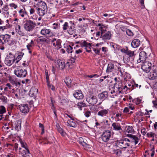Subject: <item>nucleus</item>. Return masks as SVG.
Returning <instances> with one entry per match:
<instances>
[{"instance_id":"1","label":"nucleus","mask_w":157,"mask_h":157,"mask_svg":"<svg viewBox=\"0 0 157 157\" xmlns=\"http://www.w3.org/2000/svg\"><path fill=\"white\" fill-rule=\"evenodd\" d=\"M36 6L37 13L39 16H43L47 13L48 7L46 3L44 2L40 1L36 4Z\"/></svg>"},{"instance_id":"2","label":"nucleus","mask_w":157,"mask_h":157,"mask_svg":"<svg viewBox=\"0 0 157 157\" xmlns=\"http://www.w3.org/2000/svg\"><path fill=\"white\" fill-rule=\"evenodd\" d=\"M11 37L10 35L7 34L4 35H0V43L2 44L7 43L10 46L16 44L17 41L15 40H10Z\"/></svg>"},{"instance_id":"3","label":"nucleus","mask_w":157,"mask_h":157,"mask_svg":"<svg viewBox=\"0 0 157 157\" xmlns=\"http://www.w3.org/2000/svg\"><path fill=\"white\" fill-rule=\"evenodd\" d=\"M24 28L28 32H32L37 25L35 21L27 19L24 22Z\"/></svg>"},{"instance_id":"4","label":"nucleus","mask_w":157,"mask_h":157,"mask_svg":"<svg viewBox=\"0 0 157 157\" xmlns=\"http://www.w3.org/2000/svg\"><path fill=\"white\" fill-rule=\"evenodd\" d=\"M14 73L18 77L23 78L26 76L27 73L26 70L22 69V66H19L14 70Z\"/></svg>"},{"instance_id":"5","label":"nucleus","mask_w":157,"mask_h":157,"mask_svg":"<svg viewBox=\"0 0 157 157\" xmlns=\"http://www.w3.org/2000/svg\"><path fill=\"white\" fill-rule=\"evenodd\" d=\"M153 62V61L152 59H150V60H148V59H147L143 63L141 69L144 72L146 73L149 72L151 69L152 63Z\"/></svg>"},{"instance_id":"6","label":"nucleus","mask_w":157,"mask_h":157,"mask_svg":"<svg viewBox=\"0 0 157 157\" xmlns=\"http://www.w3.org/2000/svg\"><path fill=\"white\" fill-rule=\"evenodd\" d=\"M130 144V140L126 138L123 139L117 142L118 146L122 149L126 148L127 147L129 146Z\"/></svg>"},{"instance_id":"7","label":"nucleus","mask_w":157,"mask_h":157,"mask_svg":"<svg viewBox=\"0 0 157 157\" xmlns=\"http://www.w3.org/2000/svg\"><path fill=\"white\" fill-rule=\"evenodd\" d=\"M50 41L56 48L58 49L61 48V41L59 39L56 38L55 35L50 37Z\"/></svg>"},{"instance_id":"8","label":"nucleus","mask_w":157,"mask_h":157,"mask_svg":"<svg viewBox=\"0 0 157 157\" xmlns=\"http://www.w3.org/2000/svg\"><path fill=\"white\" fill-rule=\"evenodd\" d=\"M112 135V132L110 131L105 130L101 136V139L103 142H107L111 138Z\"/></svg>"},{"instance_id":"9","label":"nucleus","mask_w":157,"mask_h":157,"mask_svg":"<svg viewBox=\"0 0 157 157\" xmlns=\"http://www.w3.org/2000/svg\"><path fill=\"white\" fill-rule=\"evenodd\" d=\"M148 59V60H150V57L147 58V55L146 53L144 51H141L139 54V59L137 60L138 63L141 62L145 61L147 59Z\"/></svg>"},{"instance_id":"10","label":"nucleus","mask_w":157,"mask_h":157,"mask_svg":"<svg viewBox=\"0 0 157 157\" xmlns=\"http://www.w3.org/2000/svg\"><path fill=\"white\" fill-rule=\"evenodd\" d=\"M86 101L89 104L94 105L97 103L98 100L95 96H90L87 98Z\"/></svg>"},{"instance_id":"11","label":"nucleus","mask_w":157,"mask_h":157,"mask_svg":"<svg viewBox=\"0 0 157 157\" xmlns=\"http://www.w3.org/2000/svg\"><path fill=\"white\" fill-rule=\"evenodd\" d=\"M19 107L20 111L22 113H26L29 111V108L28 104H21L19 105Z\"/></svg>"},{"instance_id":"12","label":"nucleus","mask_w":157,"mask_h":157,"mask_svg":"<svg viewBox=\"0 0 157 157\" xmlns=\"http://www.w3.org/2000/svg\"><path fill=\"white\" fill-rule=\"evenodd\" d=\"M41 35L44 36H48L47 37H51L52 36H54V34L51 32L50 29H43L41 30L40 32Z\"/></svg>"},{"instance_id":"13","label":"nucleus","mask_w":157,"mask_h":157,"mask_svg":"<svg viewBox=\"0 0 157 157\" xmlns=\"http://www.w3.org/2000/svg\"><path fill=\"white\" fill-rule=\"evenodd\" d=\"M101 34L100 38L102 40H109L111 37V34L109 31H108L105 33H104V32H101Z\"/></svg>"},{"instance_id":"14","label":"nucleus","mask_w":157,"mask_h":157,"mask_svg":"<svg viewBox=\"0 0 157 157\" xmlns=\"http://www.w3.org/2000/svg\"><path fill=\"white\" fill-rule=\"evenodd\" d=\"M15 61L14 57H6L5 60V63L8 66H11Z\"/></svg>"},{"instance_id":"15","label":"nucleus","mask_w":157,"mask_h":157,"mask_svg":"<svg viewBox=\"0 0 157 157\" xmlns=\"http://www.w3.org/2000/svg\"><path fill=\"white\" fill-rule=\"evenodd\" d=\"M79 143L82 145L84 147V148L86 150H90L91 147L89 144L86 143L84 141H82V137H80L79 138Z\"/></svg>"},{"instance_id":"16","label":"nucleus","mask_w":157,"mask_h":157,"mask_svg":"<svg viewBox=\"0 0 157 157\" xmlns=\"http://www.w3.org/2000/svg\"><path fill=\"white\" fill-rule=\"evenodd\" d=\"M114 68L115 66L114 64L112 63H109L108 64L106 71V72L109 73L113 71H114Z\"/></svg>"},{"instance_id":"17","label":"nucleus","mask_w":157,"mask_h":157,"mask_svg":"<svg viewBox=\"0 0 157 157\" xmlns=\"http://www.w3.org/2000/svg\"><path fill=\"white\" fill-rule=\"evenodd\" d=\"M74 97L77 99H81L83 98V95L80 90L75 91L73 94Z\"/></svg>"},{"instance_id":"18","label":"nucleus","mask_w":157,"mask_h":157,"mask_svg":"<svg viewBox=\"0 0 157 157\" xmlns=\"http://www.w3.org/2000/svg\"><path fill=\"white\" fill-rule=\"evenodd\" d=\"M109 111L108 109L101 110L98 113V115L101 117H104L108 114Z\"/></svg>"},{"instance_id":"19","label":"nucleus","mask_w":157,"mask_h":157,"mask_svg":"<svg viewBox=\"0 0 157 157\" xmlns=\"http://www.w3.org/2000/svg\"><path fill=\"white\" fill-rule=\"evenodd\" d=\"M38 89L35 87H32L29 92V95L33 97H34L38 92Z\"/></svg>"},{"instance_id":"20","label":"nucleus","mask_w":157,"mask_h":157,"mask_svg":"<svg viewBox=\"0 0 157 157\" xmlns=\"http://www.w3.org/2000/svg\"><path fill=\"white\" fill-rule=\"evenodd\" d=\"M108 97V92L107 91H104L101 93L98 94V97L100 99H105Z\"/></svg>"},{"instance_id":"21","label":"nucleus","mask_w":157,"mask_h":157,"mask_svg":"<svg viewBox=\"0 0 157 157\" xmlns=\"http://www.w3.org/2000/svg\"><path fill=\"white\" fill-rule=\"evenodd\" d=\"M140 43V41L138 39H134L132 41L131 45L133 48L138 47Z\"/></svg>"},{"instance_id":"22","label":"nucleus","mask_w":157,"mask_h":157,"mask_svg":"<svg viewBox=\"0 0 157 157\" xmlns=\"http://www.w3.org/2000/svg\"><path fill=\"white\" fill-rule=\"evenodd\" d=\"M10 81L13 85L15 86L19 87L21 85L20 82L17 81L15 79L11 78L10 79Z\"/></svg>"},{"instance_id":"23","label":"nucleus","mask_w":157,"mask_h":157,"mask_svg":"<svg viewBox=\"0 0 157 157\" xmlns=\"http://www.w3.org/2000/svg\"><path fill=\"white\" fill-rule=\"evenodd\" d=\"M18 13L19 16L23 18L27 15V13L25 8L20 10Z\"/></svg>"},{"instance_id":"24","label":"nucleus","mask_w":157,"mask_h":157,"mask_svg":"<svg viewBox=\"0 0 157 157\" xmlns=\"http://www.w3.org/2000/svg\"><path fill=\"white\" fill-rule=\"evenodd\" d=\"M112 126L113 129L115 130L118 131L122 129L121 126L119 123L115 122L113 123L112 124Z\"/></svg>"},{"instance_id":"25","label":"nucleus","mask_w":157,"mask_h":157,"mask_svg":"<svg viewBox=\"0 0 157 157\" xmlns=\"http://www.w3.org/2000/svg\"><path fill=\"white\" fill-rule=\"evenodd\" d=\"M57 63L59 68L60 69H63L64 68L65 65V63L62 60H58Z\"/></svg>"},{"instance_id":"26","label":"nucleus","mask_w":157,"mask_h":157,"mask_svg":"<svg viewBox=\"0 0 157 157\" xmlns=\"http://www.w3.org/2000/svg\"><path fill=\"white\" fill-rule=\"evenodd\" d=\"M129 136V137L132 139V142L134 143L135 144H136L138 143L139 140L137 137L131 134H130Z\"/></svg>"},{"instance_id":"27","label":"nucleus","mask_w":157,"mask_h":157,"mask_svg":"<svg viewBox=\"0 0 157 157\" xmlns=\"http://www.w3.org/2000/svg\"><path fill=\"white\" fill-rule=\"evenodd\" d=\"M153 67L154 68H153L152 78L153 79H155L157 78V66H155L153 65Z\"/></svg>"},{"instance_id":"28","label":"nucleus","mask_w":157,"mask_h":157,"mask_svg":"<svg viewBox=\"0 0 157 157\" xmlns=\"http://www.w3.org/2000/svg\"><path fill=\"white\" fill-rule=\"evenodd\" d=\"M21 121L20 120H18L16 122L15 124V129L17 131H19L21 129Z\"/></svg>"},{"instance_id":"29","label":"nucleus","mask_w":157,"mask_h":157,"mask_svg":"<svg viewBox=\"0 0 157 157\" xmlns=\"http://www.w3.org/2000/svg\"><path fill=\"white\" fill-rule=\"evenodd\" d=\"M19 141L22 147L25 149L28 153H29V151L28 148L27 144L23 142L21 139Z\"/></svg>"},{"instance_id":"30","label":"nucleus","mask_w":157,"mask_h":157,"mask_svg":"<svg viewBox=\"0 0 157 157\" xmlns=\"http://www.w3.org/2000/svg\"><path fill=\"white\" fill-rule=\"evenodd\" d=\"M48 39L46 38L40 37V39H39V42H45L47 43H49L50 42V37H47Z\"/></svg>"},{"instance_id":"31","label":"nucleus","mask_w":157,"mask_h":157,"mask_svg":"<svg viewBox=\"0 0 157 157\" xmlns=\"http://www.w3.org/2000/svg\"><path fill=\"white\" fill-rule=\"evenodd\" d=\"M11 27V25L10 24H6V25L0 26V31L3 32L5 30L10 28Z\"/></svg>"},{"instance_id":"32","label":"nucleus","mask_w":157,"mask_h":157,"mask_svg":"<svg viewBox=\"0 0 157 157\" xmlns=\"http://www.w3.org/2000/svg\"><path fill=\"white\" fill-rule=\"evenodd\" d=\"M56 126L58 131L60 133L62 136H65L66 133L61 128L59 127V125L57 124Z\"/></svg>"},{"instance_id":"33","label":"nucleus","mask_w":157,"mask_h":157,"mask_svg":"<svg viewBox=\"0 0 157 157\" xmlns=\"http://www.w3.org/2000/svg\"><path fill=\"white\" fill-rule=\"evenodd\" d=\"M9 9L8 5H5L2 8V10L3 12L2 13L4 14V13H6V14H9Z\"/></svg>"},{"instance_id":"34","label":"nucleus","mask_w":157,"mask_h":157,"mask_svg":"<svg viewBox=\"0 0 157 157\" xmlns=\"http://www.w3.org/2000/svg\"><path fill=\"white\" fill-rule=\"evenodd\" d=\"M91 44V43H87L86 41H84L82 43H80V45L82 46L86 47V49L87 48H88L89 49H90Z\"/></svg>"},{"instance_id":"35","label":"nucleus","mask_w":157,"mask_h":157,"mask_svg":"<svg viewBox=\"0 0 157 157\" xmlns=\"http://www.w3.org/2000/svg\"><path fill=\"white\" fill-rule=\"evenodd\" d=\"M67 125L68 126L72 127H76L77 126L75 123L72 121L68 120L67 122Z\"/></svg>"},{"instance_id":"36","label":"nucleus","mask_w":157,"mask_h":157,"mask_svg":"<svg viewBox=\"0 0 157 157\" xmlns=\"http://www.w3.org/2000/svg\"><path fill=\"white\" fill-rule=\"evenodd\" d=\"M78 107L79 108L80 110L82 109V108L86 106V105L83 102H78L77 104Z\"/></svg>"},{"instance_id":"37","label":"nucleus","mask_w":157,"mask_h":157,"mask_svg":"<svg viewBox=\"0 0 157 157\" xmlns=\"http://www.w3.org/2000/svg\"><path fill=\"white\" fill-rule=\"evenodd\" d=\"M64 82L66 83V85L69 86H70V84L71 82V80L70 78L69 77H67L64 80Z\"/></svg>"},{"instance_id":"38","label":"nucleus","mask_w":157,"mask_h":157,"mask_svg":"<svg viewBox=\"0 0 157 157\" xmlns=\"http://www.w3.org/2000/svg\"><path fill=\"white\" fill-rule=\"evenodd\" d=\"M21 153L22 157H30L29 155L30 153H28V152L25 150H24L22 151H21Z\"/></svg>"},{"instance_id":"39","label":"nucleus","mask_w":157,"mask_h":157,"mask_svg":"<svg viewBox=\"0 0 157 157\" xmlns=\"http://www.w3.org/2000/svg\"><path fill=\"white\" fill-rule=\"evenodd\" d=\"M126 132L128 133H133L134 131L133 127L132 126H128Z\"/></svg>"},{"instance_id":"40","label":"nucleus","mask_w":157,"mask_h":157,"mask_svg":"<svg viewBox=\"0 0 157 157\" xmlns=\"http://www.w3.org/2000/svg\"><path fill=\"white\" fill-rule=\"evenodd\" d=\"M141 101V100L139 98H137L132 100V101L133 103H135L136 105L140 104Z\"/></svg>"},{"instance_id":"41","label":"nucleus","mask_w":157,"mask_h":157,"mask_svg":"<svg viewBox=\"0 0 157 157\" xmlns=\"http://www.w3.org/2000/svg\"><path fill=\"white\" fill-rule=\"evenodd\" d=\"M119 84H121V82H120L119 83ZM118 84L116 83L114 84V87L116 88L117 89H118V91H119V92L120 93L121 92V90H122V88H121V85H120L118 86Z\"/></svg>"},{"instance_id":"42","label":"nucleus","mask_w":157,"mask_h":157,"mask_svg":"<svg viewBox=\"0 0 157 157\" xmlns=\"http://www.w3.org/2000/svg\"><path fill=\"white\" fill-rule=\"evenodd\" d=\"M66 49V51L68 53H71L73 51V48L70 45L67 46Z\"/></svg>"},{"instance_id":"43","label":"nucleus","mask_w":157,"mask_h":157,"mask_svg":"<svg viewBox=\"0 0 157 157\" xmlns=\"http://www.w3.org/2000/svg\"><path fill=\"white\" fill-rule=\"evenodd\" d=\"M128 55L129 57H133L135 56V54L133 51H131L130 50H128L126 54Z\"/></svg>"},{"instance_id":"44","label":"nucleus","mask_w":157,"mask_h":157,"mask_svg":"<svg viewBox=\"0 0 157 157\" xmlns=\"http://www.w3.org/2000/svg\"><path fill=\"white\" fill-rule=\"evenodd\" d=\"M6 112L5 107L3 106H0V114H2Z\"/></svg>"},{"instance_id":"45","label":"nucleus","mask_w":157,"mask_h":157,"mask_svg":"<svg viewBox=\"0 0 157 157\" xmlns=\"http://www.w3.org/2000/svg\"><path fill=\"white\" fill-rule=\"evenodd\" d=\"M126 33L129 36H132L133 35V32L130 29H127Z\"/></svg>"},{"instance_id":"46","label":"nucleus","mask_w":157,"mask_h":157,"mask_svg":"<svg viewBox=\"0 0 157 157\" xmlns=\"http://www.w3.org/2000/svg\"><path fill=\"white\" fill-rule=\"evenodd\" d=\"M47 83L48 88L52 90H54L55 89V87L52 85L50 84L49 82Z\"/></svg>"},{"instance_id":"47","label":"nucleus","mask_w":157,"mask_h":157,"mask_svg":"<svg viewBox=\"0 0 157 157\" xmlns=\"http://www.w3.org/2000/svg\"><path fill=\"white\" fill-rule=\"evenodd\" d=\"M24 55V53L21 52L20 54L15 59V60H17V59L20 60L22 58L23 55Z\"/></svg>"},{"instance_id":"48","label":"nucleus","mask_w":157,"mask_h":157,"mask_svg":"<svg viewBox=\"0 0 157 157\" xmlns=\"http://www.w3.org/2000/svg\"><path fill=\"white\" fill-rule=\"evenodd\" d=\"M17 32V33L21 36H26V34L22 32L21 30H18Z\"/></svg>"},{"instance_id":"49","label":"nucleus","mask_w":157,"mask_h":157,"mask_svg":"<svg viewBox=\"0 0 157 157\" xmlns=\"http://www.w3.org/2000/svg\"><path fill=\"white\" fill-rule=\"evenodd\" d=\"M71 53V58H77V56H76V53H75V52H74L73 51H72V52Z\"/></svg>"},{"instance_id":"50","label":"nucleus","mask_w":157,"mask_h":157,"mask_svg":"<svg viewBox=\"0 0 157 157\" xmlns=\"http://www.w3.org/2000/svg\"><path fill=\"white\" fill-rule=\"evenodd\" d=\"M0 99L3 101L4 102H6V97L4 96L2 94H0Z\"/></svg>"},{"instance_id":"51","label":"nucleus","mask_w":157,"mask_h":157,"mask_svg":"<svg viewBox=\"0 0 157 157\" xmlns=\"http://www.w3.org/2000/svg\"><path fill=\"white\" fill-rule=\"evenodd\" d=\"M93 50L96 54L99 55V53L100 51V49H96L93 48Z\"/></svg>"},{"instance_id":"52","label":"nucleus","mask_w":157,"mask_h":157,"mask_svg":"<svg viewBox=\"0 0 157 157\" xmlns=\"http://www.w3.org/2000/svg\"><path fill=\"white\" fill-rule=\"evenodd\" d=\"M70 23L71 25V26L69 27V29H75L74 23L72 21H70Z\"/></svg>"},{"instance_id":"53","label":"nucleus","mask_w":157,"mask_h":157,"mask_svg":"<svg viewBox=\"0 0 157 157\" xmlns=\"http://www.w3.org/2000/svg\"><path fill=\"white\" fill-rule=\"evenodd\" d=\"M98 75L97 74L91 75H86V77H88L90 78H92L93 77H98Z\"/></svg>"},{"instance_id":"54","label":"nucleus","mask_w":157,"mask_h":157,"mask_svg":"<svg viewBox=\"0 0 157 157\" xmlns=\"http://www.w3.org/2000/svg\"><path fill=\"white\" fill-rule=\"evenodd\" d=\"M154 146L153 145L151 146V156H153L154 155L155 152L154 150Z\"/></svg>"},{"instance_id":"55","label":"nucleus","mask_w":157,"mask_h":157,"mask_svg":"<svg viewBox=\"0 0 157 157\" xmlns=\"http://www.w3.org/2000/svg\"><path fill=\"white\" fill-rule=\"evenodd\" d=\"M59 25L57 23H54L53 25L52 28L54 29H57L58 28Z\"/></svg>"},{"instance_id":"56","label":"nucleus","mask_w":157,"mask_h":157,"mask_svg":"<svg viewBox=\"0 0 157 157\" xmlns=\"http://www.w3.org/2000/svg\"><path fill=\"white\" fill-rule=\"evenodd\" d=\"M68 24L67 22H66L63 25V30H66L67 29V27L68 26Z\"/></svg>"},{"instance_id":"57","label":"nucleus","mask_w":157,"mask_h":157,"mask_svg":"<svg viewBox=\"0 0 157 157\" xmlns=\"http://www.w3.org/2000/svg\"><path fill=\"white\" fill-rule=\"evenodd\" d=\"M154 135H155V133H153L152 132H151L149 133H147V136L148 137H153V138H154Z\"/></svg>"},{"instance_id":"58","label":"nucleus","mask_w":157,"mask_h":157,"mask_svg":"<svg viewBox=\"0 0 157 157\" xmlns=\"http://www.w3.org/2000/svg\"><path fill=\"white\" fill-rule=\"evenodd\" d=\"M35 10L33 8H31L29 10V13L30 15H32L34 13Z\"/></svg>"},{"instance_id":"59","label":"nucleus","mask_w":157,"mask_h":157,"mask_svg":"<svg viewBox=\"0 0 157 157\" xmlns=\"http://www.w3.org/2000/svg\"><path fill=\"white\" fill-rule=\"evenodd\" d=\"M10 7H13L15 9L17 8V5L13 3L10 4Z\"/></svg>"},{"instance_id":"60","label":"nucleus","mask_w":157,"mask_h":157,"mask_svg":"<svg viewBox=\"0 0 157 157\" xmlns=\"http://www.w3.org/2000/svg\"><path fill=\"white\" fill-rule=\"evenodd\" d=\"M128 49L127 48H123L121 50V51L122 52L126 54L128 50Z\"/></svg>"},{"instance_id":"61","label":"nucleus","mask_w":157,"mask_h":157,"mask_svg":"<svg viewBox=\"0 0 157 157\" xmlns=\"http://www.w3.org/2000/svg\"><path fill=\"white\" fill-rule=\"evenodd\" d=\"M91 112L89 111H87L85 113V116L86 117H89L90 115Z\"/></svg>"},{"instance_id":"62","label":"nucleus","mask_w":157,"mask_h":157,"mask_svg":"<svg viewBox=\"0 0 157 157\" xmlns=\"http://www.w3.org/2000/svg\"><path fill=\"white\" fill-rule=\"evenodd\" d=\"M102 25L101 26L99 27V29L101 31V32H104L105 30L103 29V28H105V26L103 24H102Z\"/></svg>"},{"instance_id":"63","label":"nucleus","mask_w":157,"mask_h":157,"mask_svg":"<svg viewBox=\"0 0 157 157\" xmlns=\"http://www.w3.org/2000/svg\"><path fill=\"white\" fill-rule=\"evenodd\" d=\"M68 32L70 34L72 35L75 32L74 29H68Z\"/></svg>"},{"instance_id":"64","label":"nucleus","mask_w":157,"mask_h":157,"mask_svg":"<svg viewBox=\"0 0 157 157\" xmlns=\"http://www.w3.org/2000/svg\"><path fill=\"white\" fill-rule=\"evenodd\" d=\"M141 132L142 134L143 135H145L146 134V131L145 128H143V129H142L141 130Z\"/></svg>"}]
</instances>
